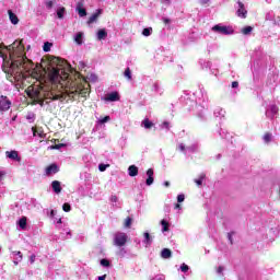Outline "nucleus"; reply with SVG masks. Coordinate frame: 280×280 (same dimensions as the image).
Here are the masks:
<instances>
[{"label":"nucleus","mask_w":280,"mask_h":280,"mask_svg":"<svg viewBox=\"0 0 280 280\" xmlns=\"http://www.w3.org/2000/svg\"><path fill=\"white\" fill-rule=\"evenodd\" d=\"M34 95H35V97L39 98V97H40V92H38V90H36V91L34 92Z\"/></svg>","instance_id":"obj_50"},{"label":"nucleus","mask_w":280,"mask_h":280,"mask_svg":"<svg viewBox=\"0 0 280 280\" xmlns=\"http://www.w3.org/2000/svg\"><path fill=\"white\" fill-rule=\"evenodd\" d=\"M164 187H170V182H165Z\"/></svg>","instance_id":"obj_54"},{"label":"nucleus","mask_w":280,"mask_h":280,"mask_svg":"<svg viewBox=\"0 0 280 280\" xmlns=\"http://www.w3.org/2000/svg\"><path fill=\"white\" fill-rule=\"evenodd\" d=\"M126 242H128V235L124 232H117L114 234V244L115 246H126Z\"/></svg>","instance_id":"obj_5"},{"label":"nucleus","mask_w":280,"mask_h":280,"mask_svg":"<svg viewBox=\"0 0 280 280\" xmlns=\"http://www.w3.org/2000/svg\"><path fill=\"white\" fill-rule=\"evenodd\" d=\"M31 78L43 85L47 80V70L43 66H36L31 72Z\"/></svg>","instance_id":"obj_4"},{"label":"nucleus","mask_w":280,"mask_h":280,"mask_svg":"<svg viewBox=\"0 0 280 280\" xmlns=\"http://www.w3.org/2000/svg\"><path fill=\"white\" fill-rule=\"evenodd\" d=\"M33 135L36 137V129L33 128Z\"/></svg>","instance_id":"obj_56"},{"label":"nucleus","mask_w":280,"mask_h":280,"mask_svg":"<svg viewBox=\"0 0 280 280\" xmlns=\"http://www.w3.org/2000/svg\"><path fill=\"white\" fill-rule=\"evenodd\" d=\"M2 49H5L9 54H3ZM0 56L3 58L4 62L7 60V65H10L8 70H4V73H9L12 75L18 82L21 80H25V73L23 71H27V67L32 65V60L27 59L25 56V45L23 44V39H15L11 45H0Z\"/></svg>","instance_id":"obj_1"},{"label":"nucleus","mask_w":280,"mask_h":280,"mask_svg":"<svg viewBox=\"0 0 280 280\" xmlns=\"http://www.w3.org/2000/svg\"><path fill=\"white\" fill-rule=\"evenodd\" d=\"M121 97L119 96V92H112L109 94H106L105 102H119Z\"/></svg>","instance_id":"obj_11"},{"label":"nucleus","mask_w":280,"mask_h":280,"mask_svg":"<svg viewBox=\"0 0 280 280\" xmlns=\"http://www.w3.org/2000/svg\"><path fill=\"white\" fill-rule=\"evenodd\" d=\"M147 180H145V185H148V187H150V185L154 184V170L153 168H149L147 171Z\"/></svg>","instance_id":"obj_12"},{"label":"nucleus","mask_w":280,"mask_h":280,"mask_svg":"<svg viewBox=\"0 0 280 280\" xmlns=\"http://www.w3.org/2000/svg\"><path fill=\"white\" fill-rule=\"evenodd\" d=\"M62 209L66 213H69V211H71V205L66 202L63 203Z\"/></svg>","instance_id":"obj_33"},{"label":"nucleus","mask_w":280,"mask_h":280,"mask_svg":"<svg viewBox=\"0 0 280 280\" xmlns=\"http://www.w3.org/2000/svg\"><path fill=\"white\" fill-rule=\"evenodd\" d=\"M3 176H5V171H0V180L3 179Z\"/></svg>","instance_id":"obj_47"},{"label":"nucleus","mask_w":280,"mask_h":280,"mask_svg":"<svg viewBox=\"0 0 280 280\" xmlns=\"http://www.w3.org/2000/svg\"><path fill=\"white\" fill-rule=\"evenodd\" d=\"M5 156L11 161H16L18 163H21V156H19V151L16 150L5 151Z\"/></svg>","instance_id":"obj_9"},{"label":"nucleus","mask_w":280,"mask_h":280,"mask_svg":"<svg viewBox=\"0 0 280 280\" xmlns=\"http://www.w3.org/2000/svg\"><path fill=\"white\" fill-rule=\"evenodd\" d=\"M57 67H52L48 71V80L51 84L60 82V80H69V71H71V65L61 58H56Z\"/></svg>","instance_id":"obj_2"},{"label":"nucleus","mask_w":280,"mask_h":280,"mask_svg":"<svg viewBox=\"0 0 280 280\" xmlns=\"http://www.w3.org/2000/svg\"><path fill=\"white\" fill-rule=\"evenodd\" d=\"M13 254L19 255L20 256V261L23 260V254L21 252H13Z\"/></svg>","instance_id":"obj_45"},{"label":"nucleus","mask_w":280,"mask_h":280,"mask_svg":"<svg viewBox=\"0 0 280 280\" xmlns=\"http://www.w3.org/2000/svg\"><path fill=\"white\" fill-rule=\"evenodd\" d=\"M65 143L54 144L50 147V150H60V148H65Z\"/></svg>","instance_id":"obj_34"},{"label":"nucleus","mask_w":280,"mask_h":280,"mask_svg":"<svg viewBox=\"0 0 280 280\" xmlns=\"http://www.w3.org/2000/svg\"><path fill=\"white\" fill-rule=\"evenodd\" d=\"M161 225L163 226L162 233H167V231H170V222H167L165 219L161 221Z\"/></svg>","instance_id":"obj_22"},{"label":"nucleus","mask_w":280,"mask_h":280,"mask_svg":"<svg viewBox=\"0 0 280 280\" xmlns=\"http://www.w3.org/2000/svg\"><path fill=\"white\" fill-rule=\"evenodd\" d=\"M19 226L20 229H22V231H25V229H27V217H22L19 220Z\"/></svg>","instance_id":"obj_19"},{"label":"nucleus","mask_w":280,"mask_h":280,"mask_svg":"<svg viewBox=\"0 0 280 280\" xmlns=\"http://www.w3.org/2000/svg\"><path fill=\"white\" fill-rule=\"evenodd\" d=\"M208 1H209V0H201V3L205 4V3H207Z\"/></svg>","instance_id":"obj_57"},{"label":"nucleus","mask_w":280,"mask_h":280,"mask_svg":"<svg viewBox=\"0 0 280 280\" xmlns=\"http://www.w3.org/2000/svg\"><path fill=\"white\" fill-rule=\"evenodd\" d=\"M51 188H52V191H55V194H60V191H62V186L60 185L59 180H52Z\"/></svg>","instance_id":"obj_14"},{"label":"nucleus","mask_w":280,"mask_h":280,"mask_svg":"<svg viewBox=\"0 0 280 280\" xmlns=\"http://www.w3.org/2000/svg\"><path fill=\"white\" fill-rule=\"evenodd\" d=\"M175 209H180V203H176Z\"/></svg>","instance_id":"obj_55"},{"label":"nucleus","mask_w":280,"mask_h":280,"mask_svg":"<svg viewBox=\"0 0 280 280\" xmlns=\"http://www.w3.org/2000/svg\"><path fill=\"white\" fill-rule=\"evenodd\" d=\"M101 266H104V268H108L110 266V261L106 258L101 259Z\"/></svg>","instance_id":"obj_32"},{"label":"nucleus","mask_w":280,"mask_h":280,"mask_svg":"<svg viewBox=\"0 0 280 280\" xmlns=\"http://www.w3.org/2000/svg\"><path fill=\"white\" fill-rule=\"evenodd\" d=\"M177 202H185V195H178Z\"/></svg>","instance_id":"obj_41"},{"label":"nucleus","mask_w":280,"mask_h":280,"mask_svg":"<svg viewBox=\"0 0 280 280\" xmlns=\"http://www.w3.org/2000/svg\"><path fill=\"white\" fill-rule=\"evenodd\" d=\"M163 126L166 128V130H170V122L164 121V122H163Z\"/></svg>","instance_id":"obj_46"},{"label":"nucleus","mask_w":280,"mask_h":280,"mask_svg":"<svg viewBox=\"0 0 280 280\" xmlns=\"http://www.w3.org/2000/svg\"><path fill=\"white\" fill-rule=\"evenodd\" d=\"M124 226H125L126 229H130V226H132V218L127 217V218L125 219V224H124Z\"/></svg>","instance_id":"obj_27"},{"label":"nucleus","mask_w":280,"mask_h":280,"mask_svg":"<svg viewBox=\"0 0 280 280\" xmlns=\"http://www.w3.org/2000/svg\"><path fill=\"white\" fill-rule=\"evenodd\" d=\"M117 196H112V202H117Z\"/></svg>","instance_id":"obj_52"},{"label":"nucleus","mask_w":280,"mask_h":280,"mask_svg":"<svg viewBox=\"0 0 280 280\" xmlns=\"http://www.w3.org/2000/svg\"><path fill=\"white\" fill-rule=\"evenodd\" d=\"M51 43H49V42H46L45 44H44V47H43V50L44 51H51Z\"/></svg>","instance_id":"obj_31"},{"label":"nucleus","mask_w":280,"mask_h":280,"mask_svg":"<svg viewBox=\"0 0 280 280\" xmlns=\"http://www.w3.org/2000/svg\"><path fill=\"white\" fill-rule=\"evenodd\" d=\"M15 266H19V261H14Z\"/></svg>","instance_id":"obj_60"},{"label":"nucleus","mask_w":280,"mask_h":280,"mask_svg":"<svg viewBox=\"0 0 280 280\" xmlns=\"http://www.w3.org/2000/svg\"><path fill=\"white\" fill-rule=\"evenodd\" d=\"M84 85L83 86H78L75 91L69 92L68 94L60 93V94H55L52 95L51 100L52 101H59V102H65L69 97V100H75V96H82L84 100L89 97L90 91H89V84L86 83V80L83 79Z\"/></svg>","instance_id":"obj_3"},{"label":"nucleus","mask_w":280,"mask_h":280,"mask_svg":"<svg viewBox=\"0 0 280 280\" xmlns=\"http://www.w3.org/2000/svg\"><path fill=\"white\" fill-rule=\"evenodd\" d=\"M108 37V32H106V28H101L97 32V40H106Z\"/></svg>","instance_id":"obj_16"},{"label":"nucleus","mask_w":280,"mask_h":280,"mask_svg":"<svg viewBox=\"0 0 280 280\" xmlns=\"http://www.w3.org/2000/svg\"><path fill=\"white\" fill-rule=\"evenodd\" d=\"M240 86V82L233 81L232 82V89H237Z\"/></svg>","instance_id":"obj_44"},{"label":"nucleus","mask_w":280,"mask_h":280,"mask_svg":"<svg viewBox=\"0 0 280 280\" xmlns=\"http://www.w3.org/2000/svg\"><path fill=\"white\" fill-rule=\"evenodd\" d=\"M108 121H110V116H105L104 118H102V119L100 120V124H106V122H108Z\"/></svg>","instance_id":"obj_38"},{"label":"nucleus","mask_w":280,"mask_h":280,"mask_svg":"<svg viewBox=\"0 0 280 280\" xmlns=\"http://www.w3.org/2000/svg\"><path fill=\"white\" fill-rule=\"evenodd\" d=\"M179 150H180V152H185V144L180 143L179 144Z\"/></svg>","instance_id":"obj_51"},{"label":"nucleus","mask_w":280,"mask_h":280,"mask_svg":"<svg viewBox=\"0 0 280 280\" xmlns=\"http://www.w3.org/2000/svg\"><path fill=\"white\" fill-rule=\"evenodd\" d=\"M107 167H110V164H100L98 165L100 172H106Z\"/></svg>","instance_id":"obj_35"},{"label":"nucleus","mask_w":280,"mask_h":280,"mask_svg":"<svg viewBox=\"0 0 280 280\" xmlns=\"http://www.w3.org/2000/svg\"><path fill=\"white\" fill-rule=\"evenodd\" d=\"M180 270H182V272H188L189 266H187L186 264H183V265L180 266Z\"/></svg>","instance_id":"obj_39"},{"label":"nucleus","mask_w":280,"mask_h":280,"mask_svg":"<svg viewBox=\"0 0 280 280\" xmlns=\"http://www.w3.org/2000/svg\"><path fill=\"white\" fill-rule=\"evenodd\" d=\"M98 280H106V275L98 277Z\"/></svg>","instance_id":"obj_53"},{"label":"nucleus","mask_w":280,"mask_h":280,"mask_svg":"<svg viewBox=\"0 0 280 280\" xmlns=\"http://www.w3.org/2000/svg\"><path fill=\"white\" fill-rule=\"evenodd\" d=\"M50 215H51V218H54V210L50 211Z\"/></svg>","instance_id":"obj_59"},{"label":"nucleus","mask_w":280,"mask_h":280,"mask_svg":"<svg viewBox=\"0 0 280 280\" xmlns=\"http://www.w3.org/2000/svg\"><path fill=\"white\" fill-rule=\"evenodd\" d=\"M65 12H67V9L65 7H61L57 10V16L58 19H65Z\"/></svg>","instance_id":"obj_23"},{"label":"nucleus","mask_w":280,"mask_h":280,"mask_svg":"<svg viewBox=\"0 0 280 280\" xmlns=\"http://www.w3.org/2000/svg\"><path fill=\"white\" fill-rule=\"evenodd\" d=\"M9 19L13 25H19V16H16V14L11 10H9Z\"/></svg>","instance_id":"obj_18"},{"label":"nucleus","mask_w":280,"mask_h":280,"mask_svg":"<svg viewBox=\"0 0 280 280\" xmlns=\"http://www.w3.org/2000/svg\"><path fill=\"white\" fill-rule=\"evenodd\" d=\"M250 32H253L252 26H245L244 28H242V34H244V36H248V34H250Z\"/></svg>","instance_id":"obj_28"},{"label":"nucleus","mask_w":280,"mask_h":280,"mask_svg":"<svg viewBox=\"0 0 280 280\" xmlns=\"http://www.w3.org/2000/svg\"><path fill=\"white\" fill-rule=\"evenodd\" d=\"M58 172H60V166H58V164H56V163L49 164L45 168L46 176H51L52 174H58Z\"/></svg>","instance_id":"obj_8"},{"label":"nucleus","mask_w":280,"mask_h":280,"mask_svg":"<svg viewBox=\"0 0 280 280\" xmlns=\"http://www.w3.org/2000/svg\"><path fill=\"white\" fill-rule=\"evenodd\" d=\"M142 125L144 126V128H145L147 130H150V129L154 128V122L150 121L149 118L144 119V120L142 121Z\"/></svg>","instance_id":"obj_21"},{"label":"nucleus","mask_w":280,"mask_h":280,"mask_svg":"<svg viewBox=\"0 0 280 280\" xmlns=\"http://www.w3.org/2000/svg\"><path fill=\"white\" fill-rule=\"evenodd\" d=\"M163 23H165V25H167L168 23H171V20L167 19V18H164V19H163Z\"/></svg>","instance_id":"obj_49"},{"label":"nucleus","mask_w":280,"mask_h":280,"mask_svg":"<svg viewBox=\"0 0 280 280\" xmlns=\"http://www.w3.org/2000/svg\"><path fill=\"white\" fill-rule=\"evenodd\" d=\"M212 32H217V34H223L224 36H229V34H233V30L229 26L214 25L212 27Z\"/></svg>","instance_id":"obj_6"},{"label":"nucleus","mask_w":280,"mask_h":280,"mask_svg":"<svg viewBox=\"0 0 280 280\" xmlns=\"http://www.w3.org/2000/svg\"><path fill=\"white\" fill-rule=\"evenodd\" d=\"M77 12L79 16H86V9H84V4L82 2L77 3Z\"/></svg>","instance_id":"obj_15"},{"label":"nucleus","mask_w":280,"mask_h":280,"mask_svg":"<svg viewBox=\"0 0 280 280\" xmlns=\"http://www.w3.org/2000/svg\"><path fill=\"white\" fill-rule=\"evenodd\" d=\"M162 259H170L172 257V250L170 248H164L161 252Z\"/></svg>","instance_id":"obj_20"},{"label":"nucleus","mask_w":280,"mask_h":280,"mask_svg":"<svg viewBox=\"0 0 280 280\" xmlns=\"http://www.w3.org/2000/svg\"><path fill=\"white\" fill-rule=\"evenodd\" d=\"M58 224H62V219H59V220H58Z\"/></svg>","instance_id":"obj_58"},{"label":"nucleus","mask_w":280,"mask_h":280,"mask_svg":"<svg viewBox=\"0 0 280 280\" xmlns=\"http://www.w3.org/2000/svg\"><path fill=\"white\" fill-rule=\"evenodd\" d=\"M36 261V255L31 256V264H34Z\"/></svg>","instance_id":"obj_48"},{"label":"nucleus","mask_w":280,"mask_h":280,"mask_svg":"<svg viewBox=\"0 0 280 280\" xmlns=\"http://www.w3.org/2000/svg\"><path fill=\"white\" fill-rule=\"evenodd\" d=\"M206 176L207 175L201 174L198 179H195V183H196V185H198V187H200V185H202V180H205Z\"/></svg>","instance_id":"obj_29"},{"label":"nucleus","mask_w":280,"mask_h":280,"mask_svg":"<svg viewBox=\"0 0 280 280\" xmlns=\"http://www.w3.org/2000/svg\"><path fill=\"white\" fill-rule=\"evenodd\" d=\"M39 137L43 138V133H39Z\"/></svg>","instance_id":"obj_61"},{"label":"nucleus","mask_w":280,"mask_h":280,"mask_svg":"<svg viewBox=\"0 0 280 280\" xmlns=\"http://www.w3.org/2000/svg\"><path fill=\"white\" fill-rule=\"evenodd\" d=\"M271 113H273V115H277V113H279V107H277V105H272Z\"/></svg>","instance_id":"obj_40"},{"label":"nucleus","mask_w":280,"mask_h":280,"mask_svg":"<svg viewBox=\"0 0 280 280\" xmlns=\"http://www.w3.org/2000/svg\"><path fill=\"white\" fill-rule=\"evenodd\" d=\"M128 172H129V176L131 177L139 176V167H137L136 165H130L128 167Z\"/></svg>","instance_id":"obj_17"},{"label":"nucleus","mask_w":280,"mask_h":280,"mask_svg":"<svg viewBox=\"0 0 280 280\" xmlns=\"http://www.w3.org/2000/svg\"><path fill=\"white\" fill-rule=\"evenodd\" d=\"M46 7L48 10H51V8H54V1H46Z\"/></svg>","instance_id":"obj_42"},{"label":"nucleus","mask_w":280,"mask_h":280,"mask_svg":"<svg viewBox=\"0 0 280 280\" xmlns=\"http://www.w3.org/2000/svg\"><path fill=\"white\" fill-rule=\"evenodd\" d=\"M84 36V34L82 32H79L75 37H74V42L77 43V45H82V37Z\"/></svg>","instance_id":"obj_24"},{"label":"nucleus","mask_w":280,"mask_h":280,"mask_svg":"<svg viewBox=\"0 0 280 280\" xmlns=\"http://www.w3.org/2000/svg\"><path fill=\"white\" fill-rule=\"evenodd\" d=\"M125 78H127V80H132V72L130 71L129 68H127L124 72Z\"/></svg>","instance_id":"obj_30"},{"label":"nucleus","mask_w":280,"mask_h":280,"mask_svg":"<svg viewBox=\"0 0 280 280\" xmlns=\"http://www.w3.org/2000/svg\"><path fill=\"white\" fill-rule=\"evenodd\" d=\"M12 106V102L8 100V96H0V113H3L5 110H10V107Z\"/></svg>","instance_id":"obj_7"},{"label":"nucleus","mask_w":280,"mask_h":280,"mask_svg":"<svg viewBox=\"0 0 280 280\" xmlns=\"http://www.w3.org/2000/svg\"><path fill=\"white\" fill-rule=\"evenodd\" d=\"M233 235H235V232L228 233V240H229L231 245H233Z\"/></svg>","instance_id":"obj_36"},{"label":"nucleus","mask_w":280,"mask_h":280,"mask_svg":"<svg viewBox=\"0 0 280 280\" xmlns=\"http://www.w3.org/2000/svg\"><path fill=\"white\" fill-rule=\"evenodd\" d=\"M142 34H143V36H150V34H152V28H144L142 31Z\"/></svg>","instance_id":"obj_37"},{"label":"nucleus","mask_w":280,"mask_h":280,"mask_svg":"<svg viewBox=\"0 0 280 280\" xmlns=\"http://www.w3.org/2000/svg\"><path fill=\"white\" fill-rule=\"evenodd\" d=\"M102 14V9L96 10L95 13H93L89 20H88V25H91L92 23H95L97 19H100V15Z\"/></svg>","instance_id":"obj_13"},{"label":"nucleus","mask_w":280,"mask_h":280,"mask_svg":"<svg viewBox=\"0 0 280 280\" xmlns=\"http://www.w3.org/2000/svg\"><path fill=\"white\" fill-rule=\"evenodd\" d=\"M264 141H265V143H270V141H272V133L266 132L264 135Z\"/></svg>","instance_id":"obj_26"},{"label":"nucleus","mask_w":280,"mask_h":280,"mask_svg":"<svg viewBox=\"0 0 280 280\" xmlns=\"http://www.w3.org/2000/svg\"><path fill=\"white\" fill-rule=\"evenodd\" d=\"M143 237H144V244H148L150 246V244H152V237L150 236V233L144 232Z\"/></svg>","instance_id":"obj_25"},{"label":"nucleus","mask_w":280,"mask_h":280,"mask_svg":"<svg viewBox=\"0 0 280 280\" xmlns=\"http://www.w3.org/2000/svg\"><path fill=\"white\" fill-rule=\"evenodd\" d=\"M217 272H218V275H222V272H224V267L219 266V267L217 268Z\"/></svg>","instance_id":"obj_43"},{"label":"nucleus","mask_w":280,"mask_h":280,"mask_svg":"<svg viewBox=\"0 0 280 280\" xmlns=\"http://www.w3.org/2000/svg\"><path fill=\"white\" fill-rule=\"evenodd\" d=\"M248 14V11L244 8V3L242 1H238V10L236 11V15L240 19H246V15Z\"/></svg>","instance_id":"obj_10"}]
</instances>
